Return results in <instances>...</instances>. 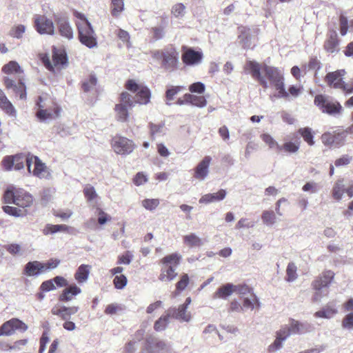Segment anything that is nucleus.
I'll use <instances>...</instances> for the list:
<instances>
[{
  "label": "nucleus",
  "instance_id": "f257e3e1",
  "mask_svg": "<svg viewBox=\"0 0 353 353\" xmlns=\"http://www.w3.org/2000/svg\"><path fill=\"white\" fill-rule=\"evenodd\" d=\"M125 88L135 93V96L132 97L127 92H123L121 94L120 103L116 105L115 111L117 119L123 122L127 121L128 118V108L134 107L136 103L141 105L148 103L151 97L150 91L147 87L138 85L134 80H128Z\"/></svg>",
  "mask_w": 353,
  "mask_h": 353
},
{
  "label": "nucleus",
  "instance_id": "f03ea898",
  "mask_svg": "<svg viewBox=\"0 0 353 353\" xmlns=\"http://www.w3.org/2000/svg\"><path fill=\"white\" fill-rule=\"evenodd\" d=\"M1 71L6 74L17 75V83L9 77H4L3 79V84L7 90H12L14 94L19 95L20 99H26V86L23 82V79L21 77L23 70L19 64L15 61H10L2 67Z\"/></svg>",
  "mask_w": 353,
  "mask_h": 353
},
{
  "label": "nucleus",
  "instance_id": "7ed1b4c3",
  "mask_svg": "<svg viewBox=\"0 0 353 353\" xmlns=\"http://www.w3.org/2000/svg\"><path fill=\"white\" fill-rule=\"evenodd\" d=\"M4 202L6 203H14L19 208H30L33 203V197L26 190L10 186L8 188L3 196Z\"/></svg>",
  "mask_w": 353,
  "mask_h": 353
},
{
  "label": "nucleus",
  "instance_id": "20e7f679",
  "mask_svg": "<svg viewBox=\"0 0 353 353\" xmlns=\"http://www.w3.org/2000/svg\"><path fill=\"white\" fill-rule=\"evenodd\" d=\"M262 71L265 74V76H263L265 79H267L270 81V84L278 90L276 97L278 98H288V93L284 87L283 72L277 68L266 64L262 66Z\"/></svg>",
  "mask_w": 353,
  "mask_h": 353
},
{
  "label": "nucleus",
  "instance_id": "39448f33",
  "mask_svg": "<svg viewBox=\"0 0 353 353\" xmlns=\"http://www.w3.org/2000/svg\"><path fill=\"white\" fill-rule=\"evenodd\" d=\"M334 277V273L331 270H326L322 275L312 282L315 293L312 297L313 302H319L321 299L328 294L327 287Z\"/></svg>",
  "mask_w": 353,
  "mask_h": 353
},
{
  "label": "nucleus",
  "instance_id": "423d86ee",
  "mask_svg": "<svg viewBox=\"0 0 353 353\" xmlns=\"http://www.w3.org/2000/svg\"><path fill=\"white\" fill-rule=\"evenodd\" d=\"M77 26L81 43L89 48L96 47L97 37L90 23L88 21H79Z\"/></svg>",
  "mask_w": 353,
  "mask_h": 353
},
{
  "label": "nucleus",
  "instance_id": "0eeeda50",
  "mask_svg": "<svg viewBox=\"0 0 353 353\" xmlns=\"http://www.w3.org/2000/svg\"><path fill=\"white\" fill-rule=\"evenodd\" d=\"M28 170L29 173H32L39 179H49L50 177V173L46 164L37 157L32 154L28 159Z\"/></svg>",
  "mask_w": 353,
  "mask_h": 353
},
{
  "label": "nucleus",
  "instance_id": "6e6552de",
  "mask_svg": "<svg viewBox=\"0 0 353 353\" xmlns=\"http://www.w3.org/2000/svg\"><path fill=\"white\" fill-rule=\"evenodd\" d=\"M31 157V154H17L12 156H6L2 161V164L6 170H11L12 168L16 170H20L25 166V163L28 167V159Z\"/></svg>",
  "mask_w": 353,
  "mask_h": 353
},
{
  "label": "nucleus",
  "instance_id": "1a4fd4ad",
  "mask_svg": "<svg viewBox=\"0 0 353 353\" xmlns=\"http://www.w3.org/2000/svg\"><path fill=\"white\" fill-rule=\"evenodd\" d=\"M111 144L114 151L117 154L121 155L130 154L135 148L132 141L121 136L113 137Z\"/></svg>",
  "mask_w": 353,
  "mask_h": 353
},
{
  "label": "nucleus",
  "instance_id": "9d476101",
  "mask_svg": "<svg viewBox=\"0 0 353 353\" xmlns=\"http://www.w3.org/2000/svg\"><path fill=\"white\" fill-rule=\"evenodd\" d=\"M314 104L323 112L334 114L340 112L342 107L338 102H333L324 95L319 94L315 97Z\"/></svg>",
  "mask_w": 353,
  "mask_h": 353
},
{
  "label": "nucleus",
  "instance_id": "9b49d317",
  "mask_svg": "<svg viewBox=\"0 0 353 353\" xmlns=\"http://www.w3.org/2000/svg\"><path fill=\"white\" fill-rule=\"evenodd\" d=\"M34 28L40 34H54L52 21L45 15H36L34 18Z\"/></svg>",
  "mask_w": 353,
  "mask_h": 353
},
{
  "label": "nucleus",
  "instance_id": "f8f14e48",
  "mask_svg": "<svg viewBox=\"0 0 353 353\" xmlns=\"http://www.w3.org/2000/svg\"><path fill=\"white\" fill-rule=\"evenodd\" d=\"M28 325L18 319H12L5 322L0 327L1 336H10L15 330H18L22 332L26 331Z\"/></svg>",
  "mask_w": 353,
  "mask_h": 353
},
{
  "label": "nucleus",
  "instance_id": "ddd939ff",
  "mask_svg": "<svg viewBox=\"0 0 353 353\" xmlns=\"http://www.w3.org/2000/svg\"><path fill=\"white\" fill-rule=\"evenodd\" d=\"M244 69L247 70L254 79L257 80L263 88H268V83L261 74V70H262V67H261L259 63L254 61H248L245 65Z\"/></svg>",
  "mask_w": 353,
  "mask_h": 353
},
{
  "label": "nucleus",
  "instance_id": "4468645a",
  "mask_svg": "<svg viewBox=\"0 0 353 353\" xmlns=\"http://www.w3.org/2000/svg\"><path fill=\"white\" fill-rule=\"evenodd\" d=\"M55 22L60 35L68 40H71L74 37V32L70 26L68 18L65 16H57Z\"/></svg>",
  "mask_w": 353,
  "mask_h": 353
},
{
  "label": "nucleus",
  "instance_id": "2eb2a0df",
  "mask_svg": "<svg viewBox=\"0 0 353 353\" xmlns=\"http://www.w3.org/2000/svg\"><path fill=\"white\" fill-rule=\"evenodd\" d=\"M146 348L149 353H170V346L164 341L150 336L146 339Z\"/></svg>",
  "mask_w": 353,
  "mask_h": 353
},
{
  "label": "nucleus",
  "instance_id": "dca6fc26",
  "mask_svg": "<svg viewBox=\"0 0 353 353\" xmlns=\"http://www.w3.org/2000/svg\"><path fill=\"white\" fill-rule=\"evenodd\" d=\"M39 102L37 103L39 110L37 112V117L41 121H47L56 119L60 115L61 108L57 105H54L53 109H41L43 106L40 104L42 98L39 97Z\"/></svg>",
  "mask_w": 353,
  "mask_h": 353
},
{
  "label": "nucleus",
  "instance_id": "f3484780",
  "mask_svg": "<svg viewBox=\"0 0 353 353\" xmlns=\"http://www.w3.org/2000/svg\"><path fill=\"white\" fill-rule=\"evenodd\" d=\"M203 57L201 52L188 48L183 53L181 59L186 65L194 66L201 63Z\"/></svg>",
  "mask_w": 353,
  "mask_h": 353
},
{
  "label": "nucleus",
  "instance_id": "a211bd4d",
  "mask_svg": "<svg viewBox=\"0 0 353 353\" xmlns=\"http://www.w3.org/2000/svg\"><path fill=\"white\" fill-rule=\"evenodd\" d=\"M344 74L345 71L343 70L329 72L325 77L326 81L330 86L344 90H347L348 91L349 89L346 88L344 82L342 81V76Z\"/></svg>",
  "mask_w": 353,
  "mask_h": 353
},
{
  "label": "nucleus",
  "instance_id": "6ab92c4d",
  "mask_svg": "<svg viewBox=\"0 0 353 353\" xmlns=\"http://www.w3.org/2000/svg\"><path fill=\"white\" fill-rule=\"evenodd\" d=\"M327 38L324 43V49L330 53L336 52L339 50V40L335 30H330L327 33Z\"/></svg>",
  "mask_w": 353,
  "mask_h": 353
},
{
  "label": "nucleus",
  "instance_id": "aec40b11",
  "mask_svg": "<svg viewBox=\"0 0 353 353\" xmlns=\"http://www.w3.org/2000/svg\"><path fill=\"white\" fill-rule=\"evenodd\" d=\"M187 310L188 308L185 306L180 305L178 308L170 307L168 311L169 315L175 319L181 322H190L192 319V315Z\"/></svg>",
  "mask_w": 353,
  "mask_h": 353
},
{
  "label": "nucleus",
  "instance_id": "412c9836",
  "mask_svg": "<svg viewBox=\"0 0 353 353\" xmlns=\"http://www.w3.org/2000/svg\"><path fill=\"white\" fill-rule=\"evenodd\" d=\"M212 158L210 156L205 157L195 168L194 176L199 181H203L209 173V165Z\"/></svg>",
  "mask_w": 353,
  "mask_h": 353
},
{
  "label": "nucleus",
  "instance_id": "4be33fe9",
  "mask_svg": "<svg viewBox=\"0 0 353 353\" xmlns=\"http://www.w3.org/2000/svg\"><path fill=\"white\" fill-rule=\"evenodd\" d=\"M177 53L174 50H165L164 57L162 61L163 66L168 70H174L177 65Z\"/></svg>",
  "mask_w": 353,
  "mask_h": 353
},
{
  "label": "nucleus",
  "instance_id": "5701e85b",
  "mask_svg": "<svg viewBox=\"0 0 353 353\" xmlns=\"http://www.w3.org/2000/svg\"><path fill=\"white\" fill-rule=\"evenodd\" d=\"M42 272H44L43 263L38 261L27 263L23 270V274L28 276H38Z\"/></svg>",
  "mask_w": 353,
  "mask_h": 353
},
{
  "label": "nucleus",
  "instance_id": "b1692460",
  "mask_svg": "<svg viewBox=\"0 0 353 353\" xmlns=\"http://www.w3.org/2000/svg\"><path fill=\"white\" fill-rule=\"evenodd\" d=\"M226 190L221 189L216 193L206 194L199 199L200 203L208 204L215 201L223 200L226 196Z\"/></svg>",
  "mask_w": 353,
  "mask_h": 353
},
{
  "label": "nucleus",
  "instance_id": "393cba45",
  "mask_svg": "<svg viewBox=\"0 0 353 353\" xmlns=\"http://www.w3.org/2000/svg\"><path fill=\"white\" fill-rule=\"evenodd\" d=\"M81 292V290L80 288L76 285H71L63 290L62 293L59 295V300L61 301H72L74 296L79 294Z\"/></svg>",
  "mask_w": 353,
  "mask_h": 353
},
{
  "label": "nucleus",
  "instance_id": "a878e982",
  "mask_svg": "<svg viewBox=\"0 0 353 353\" xmlns=\"http://www.w3.org/2000/svg\"><path fill=\"white\" fill-rule=\"evenodd\" d=\"M234 285L232 283H226L219 288L212 295L214 299H226L234 293Z\"/></svg>",
  "mask_w": 353,
  "mask_h": 353
},
{
  "label": "nucleus",
  "instance_id": "bb28decb",
  "mask_svg": "<svg viewBox=\"0 0 353 353\" xmlns=\"http://www.w3.org/2000/svg\"><path fill=\"white\" fill-rule=\"evenodd\" d=\"M91 266L82 264L77 270L74 274V279L79 283H83L88 281Z\"/></svg>",
  "mask_w": 353,
  "mask_h": 353
},
{
  "label": "nucleus",
  "instance_id": "cd10ccee",
  "mask_svg": "<svg viewBox=\"0 0 353 353\" xmlns=\"http://www.w3.org/2000/svg\"><path fill=\"white\" fill-rule=\"evenodd\" d=\"M0 108L9 115H16V110L1 89H0Z\"/></svg>",
  "mask_w": 353,
  "mask_h": 353
},
{
  "label": "nucleus",
  "instance_id": "c85d7f7f",
  "mask_svg": "<svg viewBox=\"0 0 353 353\" xmlns=\"http://www.w3.org/2000/svg\"><path fill=\"white\" fill-rule=\"evenodd\" d=\"M176 268L173 265H163L159 275V280L161 281H170L177 275L175 272Z\"/></svg>",
  "mask_w": 353,
  "mask_h": 353
},
{
  "label": "nucleus",
  "instance_id": "c756f323",
  "mask_svg": "<svg viewBox=\"0 0 353 353\" xmlns=\"http://www.w3.org/2000/svg\"><path fill=\"white\" fill-rule=\"evenodd\" d=\"M290 330L293 334H301L310 330L311 325L308 323H301L294 320L290 324Z\"/></svg>",
  "mask_w": 353,
  "mask_h": 353
},
{
  "label": "nucleus",
  "instance_id": "7c9ffc66",
  "mask_svg": "<svg viewBox=\"0 0 353 353\" xmlns=\"http://www.w3.org/2000/svg\"><path fill=\"white\" fill-rule=\"evenodd\" d=\"M276 215V211L274 212L271 210L263 211L261 214L263 223L268 227L273 226L277 222Z\"/></svg>",
  "mask_w": 353,
  "mask_h": 353
},
{
  "label": "nucleus",
  "instance_id": "2f4dec72",
  "mask_svg": "<svg viewBox=\"0 0 353 353\" xmlns=\"http://www.w3.org/2000/svg\"><path fill=\"white\" fill-rule=\"evenodd\" d=\"M337 313L335 305L327 304L322 310L315 312L314 316L316 318L330 319Z\"/></svg>",
  "mask_w": 353,
  "mask_h": 353
},
{
  "label": "nucleus",
  "instance_id": "473e14b6",
  "mask_svg": "<svg viewBox=\"0 0 353 353\" xmlns=\"http://www.w3.org/2000/svg\"><path fill=\"white\" fill-rule=\"evenodd\" d=\"M183 243L190 248L200 247L203 243L195 233H190L183 236Z\"/></svg>",
  "mask_w": 353,
  "mask_h": 353
},
{
  "label": "nucleus",
  "instance_id": "72a5a7b5",
  "mask_svg": "<svg viewBox=\"0 0 353 353\" xmlns=\"http://www.w3.org/2000/svg\"><path fill=\"white\" fill-rule=\"evenodd\" d=\"M183 87L182 86H174V85H169L167 87V90L165 91V104L167 105H171V101L174 100V97L182 91Z\"/></svg>",
  "mask_w": 353,
  "mask_h": 353
},
{
  "label": "nucleus",
  "instance_id": "f704fd0d",
  "mask_svg": "<svg viewBox=\"0 0 353 353\" xmlns=\"http://www.w3.org/2000/svg\"><path fill=\"white\" fill-rule=\"evenodd\" d=\"M186 101L189 104L198 108H203L207 104V101L203 96H196L191 94H185Z\"/></svg>",
  "mask_w": 353,
  "mask_h": 353
},
{
  "label": "nucleus",
  "instance_id": "c9c22d12",
  "mask_svg": "<svg viewBox=\"0 0 353 353\" xmlns=\"http://www.w3.org/2000/svg\"><path fill=\"white\" fill-rule=\"evenodd\" d=\"M171 316L169 315V312L167 311V314L161 316L159 318L154 324V329L157 332H162L165 330L168 324L170 323V317Z\"/></svg>",
  "mask_w": 353,
  "mask_h": 353
},
{
  "label": "nucleus",
  "instance_id": "e433bc0d",
  "mask_svg": "<svg viewBox=\"0 0 353 353\" xmlns=\"http://www.w3.org/2000/svg\"><path fill=\"white\" fill-rule=\"evenodd\" d=\"M345 191V188L343 180L337 181L332 191L333 198L338 201H341Z\"/></svg>",
  "mask_w": 353,
  "mask_h": 353
},
{
  "label": "nucleus",
  "instance_id": "4c0bfd02",
  "mask_svg": "<svg viewBox=\"0 0 353 353\" xmlns=\"http://www.w3.org/2000/svg\"><path fill=\"white\" fill-rule=\"evenodd\" d=\"M124 10L123 0H112L110 4V12L114 17H119Z\"/></svg>",
  "mask_w": 353,
  "mask_h": 353
},
{
  "label": "nucleus",
  "instance_id": "58836bf2",
  "mask_svg": "<svg viewBox=\"0 0 353 353\" xmlns=\"http://www.w3.org/2000/svg\"><path fill=\"white\" fill-rule=\"evenodd\" d=\"M69 226L66 225H50L47 224L44 229L43 230V233L45 235H48L50 234H54L58 232H68L69 230Z\"/></svg>",
  "mask_w": 353,
  "mask_h": 353
},
{
  "label": "nucleus",
  "instance_id": "ea45409f",
  "mask_svg": "<svg viewBox=\"0 0 353 353\" xmlns=\"http://www.w3.org/2000/svg\"><path fill=\"white\" fill-rule=\"evenodd\" d=\"M52 62L54 67H60L67 63V57L64 52L54 51Z\"/></svg>",
  "mask_w": 353,
  "mask_h": 353
},
{
  "label": "nucleus",
  "instance_id": "a19ab883",
  "mask_svg": "<svg viewBox=\"0 0 353 353\" xmlns=\"http://www.w3.org/2000/svg\"><path fill=\"white\" fill-rule=\"evenodd\" d=\"M338 135V133L334 136H332L330 133H324L321 136L322 142L327 145H332L335 143L336 144H339L340 142L343 143L345 140H343L341 137L336 138V137Z\"/></svg>",
  "mask_w": 353,
  "mask_h": 353
},
{
  "label": "nucleus",
  "instance_id": "79ce46f5",
  "mask_svg": "<svg viewBox=\"0 0 353 353\" xmlns=\"http://www.w3.org/2000/svg\"><path fill=\"white\" fill-rule=\"evenodd\" d=\"M97 83V79L95 75L91 74L89 78L82 83V88L84 92H88L94 90Z\"/></svg>",
  "mask_w": 353,
  "mask_h": 353
},
{
  "label": "nucleus",
  "instance_id": "37998d69",
  "mask_svg": "<svg viewBox=\"0 0 353 353\" xmlns=\"http://www.w3.org/2000/svg\"><path fill=\"white\" fill-rule=\"evenodd\" d=\"M26 28L24 25L18 24L15 25L10 29L9 35L13 38L20 39L23 37L25 33Z\"/></svg>",
  "mask_w": 353,
  "mask_h": 353
},
{
  "label": "nucleus",
  "instance_id": "c03bdc74",
  "mask_svg": "<svg viewBox=\"0 0 353 353\" xmlns=\"http://www.w3.org/2000/svg\"><path fill=\"white\" fill-rule=\"evenodd\" d=\"M297 267L294 263L290 262L288 263L286 269V281L288 282H293L297 279Z\"/></svg>",
  "mask_w": 353,
  "mask_h": 353
},
{
  "label": "nucleus",
  "instance_id": "a18cd8bd",
  "mask_svg": "<svg viewBox=\"0 0 353 353\" xmlns=\"http://www.w3.org/2000/svg\"><path fill=\"white\" fill-rule=\"evenodd\" d=\"M180 259V255L176 253H174L163 258L161 262L163 265H173L176 268L179 263Z\"/></svg>",
  "mask_w": 353,
  "mask_h": 353
},
{
  "label": "nucleus",
  "instance_id": "49530a36",
  "mask_svg": "<svg viewBox=\"0 0 353 353\" xmlns=\"http://www.w3.org/2000/svg\"><path fill=\"white\" fill-rule=\"evenodd\" d=\"M299 134L303 137L305 141L310 145H313L314 141L313 140L314 136L312 133V130L310 128H301L299 130Z\"/></svg>",
  "mask_w": 353,
  "mask_h": 353
},
{
  "label": "nucleus",
  "instance_id": "de8ad7c7",
  "mask_svg": "<svg viewBox=\"0 0 353 353\" xmlns=\"http://www.w3.org/2000/svg\"><path fill=\"white\" fill-rule=\"evenodd\" d=\"M6 250L14 256H21L23 253V249L21 245L18 243H10L6 246Z\"/></svg>",
  "mask_w": 353,
  "mask_h": 353
},
{
  "label": "nucleus",
  "instance_id": "09e8293b",
  "mask_svg": "<svg viewBox=\"0 0 353 353\" xmlns=\"http://www.w3.org/2000/svg\"><path fill=\"white\" fill-rule=\"evenodd\" d=\"M150 128L151 136L153 137L155 136L163 135L165 133L164 132V131H165L164 123H159V124L150 123Z\"/></svg>",
  "mask_w": 353,
  "mask_h": 353
},
{
  "label": "nucleus",
  "instance_id": "8fccbe9b",
  "mask_svg": "<svg viewBox=\"0 0 353 353\" xmlns=\"http://www.w3.org/2000/svg\"><path fill=\"white\" fill-rule=\"evenodd\" d=\"M127 282V278L123 274L116 275L113 280L115 288L119 290L123 289L126 286Z\"/></svg>",
  "mask_w": 353,
  "mask_h": 353
},
{
  "label": "nucleus",
  "instance_id": "3c124183",
  "mask_svg": "<svg viewBox=\"0 0 353 353\" xmlns=\"http://www.w3.org/2000/svg\"><path fill=\"white\" fill-rule=\"evenodd\" d=\"M159 205V200L157 199H146L143 200L142 205L146 210L152 211Z\"/></svg>",
  "mask_w": 353,
  "mask_h": 353
},
{
  "label": "nucleus",
  "instance_id": "603ef678",
  "mask_svg": "<svg viewBox=\"0 0 353 353\" xmlns=\"http://www.w3.org/2000/svg\"><path fill=\"white\" fill-rule=\"evenodd\" d=\"M79 310V307L77 306L72 307H65L62 306V317L61 319L63 320H68L70 318V316L76 314Z\"/></svg>",
  "mask_w": 353,
  "mask_h": 353
},
{
  "label": "nucleus",
  "instance_id": "864d4df0",
  "mask_svg": "<svg viewBox=\"0 0 353 353\" xmlns=\"http://www.w3.org/2000/svg\"><path fill=\"white\" fill-rule=\"evenodd\" d=\"M83 192L88 201L90 203L93 202L94 199L97 196L95 189L93 186L90 185H87L84 188Z\"/></svg>",
  "mask_w": 353,
  "mask_h": 353
},
{
  "label": "nucleus",
  "instance_id": "5fc2aeb1",
  "mask_svg": "<svg viewBox=\"0 0 353 353\" xmlns=\"http://www.w3.org/2000/svg\"><path fill=\"white\" fill-rule=\"evenodd\" d=\"M281 150L288 153H296L299 149V143L293 142H286L283 145H281Z\"/></svg>",
  "mask_w": 353,
  "mask_h": 353
},
{
  "label": "nucleus",
  "instance_id": "6e6d98bb",
  "mask_svg": "<svg viewBox=\"0 0 353 353\" xmlns=\"http://www.w3.org/2000/svg\"><path fill=\"white\" fill-rule=\"evenodd\" d=\"M123 310V307L121 304L112 303L107 305L105 313L109 315H113Z\"/></svg>",
  "mask_w": 353,
  "mask_h": 353
},
{
  "label": "nucleus",
  "instance_id": "4d7b16f0",
  "mask_svg": "<svg viewBox=\"0 0 353 353\" xmlns=\"http://www.w3.org/2000/svg\"><path fill=\"white\" fill-rule=\"evenodd\" d=\"M263 141L267 143L270 148H273L274 147H276V148L281 151V147L279 145V143L273 139L272 136L268 134H264L262 135Z\"/></svg>",
  "mask_w": 353,
  "mask_h": 353
},
{
  "label": "nucleus",
  "instance_id": "13d9d810",
  "mask_svg": "<svg viewBox=\"0 0 353 353\" xmlns=\"http://www.w3.org/2000/svg\"><path fill=\"white\" fill-rule=\"evenodd\" d=\"M3 210L6 214L16 217L21 216L23 214L21 210L12 206H3Z\"/></svg>",
  "mask_w": 353,
  "mask_h": 353
},
{
  "label": "nucleus",
  "instance_id": "bf43d9fd",
  "mask_svg": "<svg viewBox=\"0 0 353 353\" xmlns=\"http://www.w3.org/2000/svg\"><path fill=\"white\" fill-rule=\"evenodd\" d=\"M340 23V33L342 36H345L348 30V21L347 18L343 14H340L339 17Z\"/></svg>",
  "mask_w": 353,
  "mask_h": 353
},
{
  "label": "nucleus",
  "instance_id": "052dcab7",
  "mask_svg": "<svg viewBox=\"0 0 353 353\" xmlns=\"http://www.w3.org/2000/svg\"><path fill=\"white\" fill-rule=\"evenodd\" d=\"M60 264V260L57 259H52L46 263H43V272H47L55 269Z\"/></svg>",
  "mask_w": 353,
  "mask_h": 353
},
{
  "label": "nucleus",
  "instance_id": "680f3d73",
  "mask_svg": "<svg viewBox=\"0 0 353 353\" xmlns=\"http://www.w3.org/2000/svg\"><path fill=\"white\" fill-rule=\"evenodd\" d=\"M290 334H293L291 332L290 327H281L277 332H276V336L279 339L285 341L288 337L290 336Z\"/></svg>",
  "mask_w": 353,
  "mask_h": 353
},
{
  "label": "nucleus",
  "instance_id": "e2e57ef3",
  "mask_svg": "<svg viewBox=\"0 0 353 353\" xmlns=\"http://www.w3.org/2000/svg\"><path fill=\"white\" fill-rule=\"evenodd\" d=\"M251 288L246 284L234 285V292H236L240 295L244 296L250 293Z\"/></svg>",
  "mask_w": 353,
  "mask_h": 353
},
{
  "label": "nucleus",
  "instance_id": "0e129e2a",
  "mask_svg": "<svg viewBox=\"0 0 353 353\" xmlns=\"http://www.w3.org/2000/svg\"><path fill=\"white\" fill-rule=\"evenodd\" d=\"M302 190L311 194L316 193L319 190L318 184L314 181L307 182L303 186Z\"/></svg>",
  "mask_w": 353,
  "mask_h": 353
},
{
  "label": "nucleus",
  "instance_id": "69168bd1",
  "mask_svg": "<svg viewBox=\"0 0 353 353\" xmlns=\"http://www.w3.org/2000/svg\"><path fill=\"white\" fill-rule=\"evenodd\" d=\"M342 326L347 330H353V313H350L343 318Z\"/></svg>",
  "mask_w": 353,
  "mask_h": 353
},
{
  "label": "nucleus",
  "instance_id": "338daca9",
  "mask_svg": "<svg viewBox=\"0 0 353 353\" xmlns=\"http://www.w3.org/2000/svg\"><path fill=\"white\" fill-rule=\"evenodd\" d=\"M189 90L191 92L203 94L205 91V85L201 82L194 83L190 85Z\"/></svg>",
  "mask_w": 353,
  "mask_h": 353
},
{
  "label": "nucleus",
  "instance_id": "774afa93",
  "mask_svg": "<svg viewBox=\"0 0 353 353\" xmlns=\"http://www.w3.org/2000/svg\"><path fill=\"white\" fill-rule=\"evenodd\" d=\"M189 283V276L187 274L182 275L180 281L176 284V288L178 291L183 290Z\"/></svg>",
  "mask_w": 353,
  "mask_h": 353
}]
</instances>
